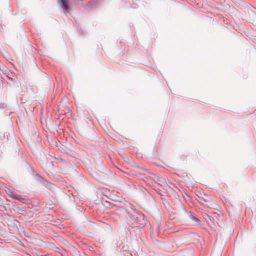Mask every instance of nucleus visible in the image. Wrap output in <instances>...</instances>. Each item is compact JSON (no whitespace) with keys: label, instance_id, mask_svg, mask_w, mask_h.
I'll list each match as a JSON object with an SVG mask.
<instances>
[{"label":"nucleus","instance_id":"f257e3e1","mask_svg":"<svg viewBox=\"0 0 256 256\" xmlns=\"http://www.w3.org/2000/svg\"><path fill=\"white\" fill-rule=\"evenodd\" d=\"M40 141V138L38 129L34 128L30 132V134L28 139V142L32 149H34L37 144Z\"/></svg>","mask_w":256,"mask_h":256},{"label":"nucleus","instance_id":"1a4fd4ad","mask_svg":"<svg viewBox=\"0 0 256 256\" xmlns=\"http://www.w3.org/2000/svg\"><path fill=\"white\" fill-rule=\"evenodd\" d=\"M132 209L134 212H136V208H133L132 206Z\"/></svg>","mask_w":256,"mask_h":256},{"label":"nucleus","instance_id":"f03ea898","mask_svg":"<svg viewBox=\"0 0 256 256\" xmlns=\"http://www.w3.org/2000/svg\"><path fill=\"white\" fill-rule=\"evenodd\" d=\"M50 158H54L56 160L62 161V158L60 156H56L54 154V156L50 155V158H47L46 160H43L42 162V166L48 174H51L54 171V164L50 160Z\"/></svg>","mask_w":256,"mask_h":256},{"label":"nucleus","instance_id":"423d86ee","mask_svg":"<svg viewBox=\"0 0 256 256\" xmlns=\"http://www.w3.org/2000/svg\"><path fill=\"white\" fill-rule=\"evenodd\" d=\"M120 208L124 212H125L128 216L129 217L133 220L134 222H138V218L137 217H136L134 216L130 212L127 211V210L122 207Z\"/></svg>","mask_w":256,"mask_h":256},{"label":"nucleus","instance_id":"0eeeda50","mask_svg":"<svg viewBox=\"0 0 256 256\" xmlns=\"http://www.w3.org/2000/svg\"><path fill=\"white\" fill-rule=\"evenodd\" d=\"M62 8L66 11L68 10V4L67 0H61Z\"/></svg>","mask_w":256,"mask_h":256},{"label":"nucleus","instance_id":"39448f33","mask_svg":"<svg viewBox=\"0 0 256 256\" xmlns=\"http://www.w3.org/2000/svg\"><path fill=\"white\" fill-rule=\"evenodd\" d=\"M178 209H174L173 210V211L172 212H173L174 214H177V215H182V214H186V212L183 208V206L180 202H179Z\"/></svg>","mask_w":256,"mask_h":256},{"label":"nucleus","instance_id":"6e6552de","mask_svg":"<svg viewBox=\"0 0 256 256\" xmlns=\"http://www.w3.org/2000/svg\"><path fill=\"white\" fill-rule=\"evenodd\" d=\"M208 216V217L209 218H210V220H214V217H216V214H214V215H213V216Z\"/></svg>","mask_w":256,"mask_h":256},{"label":"nucleus","instance_id":"20e7f679","mask_svg":"<svg viewBox=\"0 0 256 256\" xmlns=\"http://www.w3.org/2000/svg\"><path fill=\"white\" fill-rule=\"evenodd\" d=\"M9 196L12 198L18 200L22 203L24 204L26 202V199L21 197L18 194L11 192H10Z\"/></svg>","mask_w":256,"mask_h":256},{"label":"nucleus","instance_id":"7ed1b4c3","mask_svg":"<svg viewBox=\"0 0 256 256\" xmlns=\"http://www.w3.org/2000/svg\"><path fill=\"white\" fill-rule=\"evenodd\" d=\"M200 198L208 203L206 206L208 208H215L218 206L217 204L212 200L205 193L200 194Z\"/></svg>","mask_w":256,"mask_h":256}]
</instances>
